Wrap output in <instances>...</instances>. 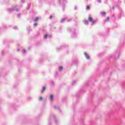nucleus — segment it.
<instances>
[{"label":"nucleus","mask_w":125,"mask_h":125,"mask_svg":"<svg viewBox=\"0 0 125 125\" xmlns=\"http://www.w3.org/2000/svg\"><path fill=\"white\" fill-rule=\"evenodd\" d=\"M88 21L90 22H91V23H94V21H93V19H92L91 17H89Z\"/></svg>","instance_id":"1"},{"label":"nucleus","mask_w":125,"mask_h":125,"mask_svg":"<svg viewBox=\"0 0 125 125\" xmlns=\"http://www.w3.org/2000/svg\"><path fill=\"white\" fill-rule=\"evenodd\" d=\"M84 55L86 58V59H89V56L87 55V53H84Z\"/></svg>","instance_id":"2"},{"label":"nucleus","mask_w":125,"mask_h":125,"mask_svg":"<svg viewBox=\"0 0 125 125\" xmlns=\"http://www.w3.org/2000/svg\"><path fill=\"white\" fill-rule=\"evenodd\" d=\"M50 100L51 101H52V100H53V95H51L50 96Z\"/></svg>","instance_id":"3"},{"label":"nucleus","mask_w":125,"mask_h":125,"mask_svg":"<svg viewBox=\"0 0 125 125\" xmlns=\"http://www.w3.org/2000/svg\"><path fill=\"white\" fill-rule=\"evenodd\" d=\"M44 90H45V87H43L42 89V93H43L44 92Z\"/></svg>","instance_id":"4"},{"label":"nucleus","mask_w":125,"mask_h":125,"mask_svg":"<svg viewBox=\"0 0 125 125\" xmlns=\"http://www.w3.org/2000/svg\"><path fill=\"white\" fill-rule=\"evenodd\" d=\"M86 10H89V9H90V7H89V6H87L86 7Z\"/></svg>","instance_id":"5"},{"label":"nucleus","mask_w":125,"mask_h":125,"mask_svg":"<svg viewBox=\"0 0 125 125\" xmlns=\"http://www.w3.org/2000/svg\"><path fill=\"white\" fill-rule=\"evenodd\" d=\"M62 69H63V67L62 66H60L59 68V71H62Z\"/></svg>","instance_id":"6"},{"label":"nucleus","mask_w":125,"mask_h":125,"mask_svg":"<svg viewBox=\"0 0 125 125\" xmlns=\"http://www.w3.org/2000/svg\"><path fill=\"white\" fill-rule=\"evenodd\" d=\"M39 21V18H36L34 20L35 22H37V21Z\"/></svg>","instance_id":"7"},{"label":"nucleus","mask_w":125,"mask_h":125,"mask_svg":"<svg viewBox=\"0 0 125 125\" xmlns=\"http://www.w3.org/2000/svg\"><path fill=\"white\" fill-rule=\"evenodd\" d=\"M101 14H102V15H105V14H106V12H101Z\"/></svg>","instance_id":"8"},{"label":"nucleus","mask_w":125,"mask_h":125,"mask_svg":"<svg viewBox=\"0 0 125 125\" xmlns=\"http://www.w3.org/2000/svg\"><path fill=\"white\" fill-rule=\"evenodd\" d=\"M42 97H40L39 98V101H42Z\"/></svg>","instance_id":"9"},{"label":"nucleus","mask_w":125,"mask_h":125,"mask_svg":"<svg viewBox=\"0 0 125 125\" xmlns=\"http://www.w3.org/2000/svg\"><path fill=\"white\" fill-rule=\"evenodd\" d=\"M46 38H47V35L45 34V35L44 36V39H46Z\"/></svg>","instance_id":"10"},{"label":"nucleus","mask_w":125,"mask_h":125,"mask_svg":"<svg viewBox=\"0 0 125 125\" xmlns=\"http://www.w3.org/2000/svg\"><path fill=\"white\" fill-rule=\"evenodd\" d=\"M109 20H110V18L109 17H108L107 18V21H109Z\"/></svg>","instance_id":"11"},{"label":"nucleus","mask_w":125,"mask_h":125,"mask_svg":"<svg viewBox=\"0 0 125 125\" xmlns=\"http://www.w3.org/2000/svg\"><path fill=\"white\" fill-rule=\"evenodd\" d=\"M50 19H52V16H50Z\"/></svg>","instance_id":"12"},{"label":"nucleus","mask_w":125,"mask_h":125,"mask_svg":"<svg viewBox=\"0 0 125 125\" xmlns=\"http://www.w3.org/2000/svg\"><path fill=\"white\" fill-rule=\"evenodd\" d=\"M99 2H101V0H98Z\"/></svg>","instance_id":"13"},{"label":"nucleus","mask_w":125,"mask_h":125,"mask_svg":"<svg viewBox=\"0 0 125 125\" xmlns=\"http://www.w3.org/2000/svg\"><path fill=\"white\" fill-rule=\"evenodd\" d=\"M37 23H34V26H37Z\"/></svg>","instance_id":"14"},{"label":"nucleus","mask_w":125,"mask_h":125,"mask_svg":"<svg viewBox=\"0 0 125 125\" xmlns=\"http://www.w3.org/2000/svg\"><path fill=\"white\" fill-rule=\"evenodd\" d=\"M85 23H87V21H85Z\"/></svg>","instance_id":"15"},{"label":"nucleus","mask_w":125,"mask_h":125,"mask_svg":"<svg viewBox=\"0 0 125 125\" xmlns=\"http://www.w3.org/2000/svg\"><path fill=\"white\" fill-rule=\"evenodd\" d=\"M65 20V19H64V20H62V21H64Z\"/></svg>","instance_id":"16"},{"label":"nucleus","mask_w":125,"mask_h":125,"mask_svg":"<svg viewBox=\"0 0 125 125\" xmlns=\"http://www.w3.org/2000/svg\"><path fill=\"white\" fill-rule=\"evenodd\" d=\"M23 51H24V52H25V50H24Z\"/></svg>","instance_id":"17"}]
</instances>
